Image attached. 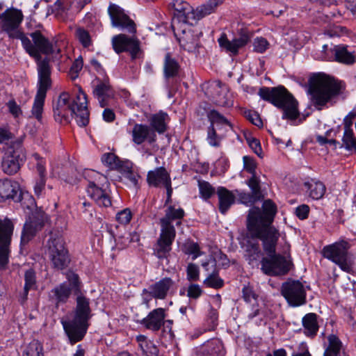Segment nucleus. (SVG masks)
<instances>
[{
	"instance_id": "obj_1",
	"label": "nucleus",
	"mask_w": 356,
	"mask_h": 356,
	"mask_svg": "<svg viewBox=\"0 0 356 356\" xmlns=\"http://www.w3.org/2000/svg\"><path fill=\"white\" fill-rule=\"evenodd\" d=\"M79 94L72 101L67 92L60 95L53 107L54 117L56 122L69 123L74 118L77 124L86 127L89 122V111L86 94L79 88Z\"/></svg>"
},
{
	"instance_id": "obj_2",
	"label": "nucleus",
	"mask_w": 356,
	"mask_h": 356,
	"mask_svg": "<svg viewBox=\"0 0 356 356\" xmlns=\"http://www.w3.org/2000/svg\"><path fill=\"white\" fill-rule=\"evenodd\" d=\"M184 214V211L181 208L176 209L174 206H169L166 209L165 216L160 219L161 233L154 247V254L157 258H167L176 236L173 222L177 226L181 225Z\"/></svg>"
},
{
	"instance_id": "obj_3",
	"label": "nucleus",
	"mask_w": 356,
	"mask_h": 356,
	"mask_svg": "<svg viewBox=\"0 0 356 356\" xmlns=\"http://www.w3.org/2000/svg\"><path fill=\"white\" fill-rule=\"evenodd\" d=\"M343 85L333 77L323 73L314 74L310 79L309 91L314 106L322 108L341 93Z\"/></svg>"
},
{
	"instance_id": "obj_4",
	"label": "nucleus",
	"mask_w": 356,
	"mask_h": 356,
	"mask_svg": "<svg viewBox=\"0 0 356 356\" xmlns=\"http://www.w3.org/2000/svg\"><path fill=\"white\" fill-rule=\"evenodd\" d=\"M280 235H271L259 238L263 242L264 250L267 256L261 261V270L267 275L278 276L288 273L293 264L289 257L276 253V244Z\"/></svg>"
},
{
	"instance_id": "obj_5",
	"label": "nucleus",
	"mask_w": 356,
	"mask_h": 356,
	"mask_svg": "<svg viewBox=\"0 0 356 356\" xmlns=\"http://www.w3.org/2000/svg\"><path fill=\"white\" fill-rule=\"evenodd\" d=\"M258 95L264 101L271 103L282 111V119L293 122L299 117L298 103L282 86L273 88L262 87Z\"/></svg>"
},
{
	"instance_id": "obj_6",
	"label": "nucleus",
	"mask_w": 356,
	"mask_h": 356,
	"mask_svg": "<svg viewBox=\"0 0 356 356\" xmlns=\"http://www.w3.org/2000/svg\"><path fill=\"white\" fill-rule=\"evenodd\" d=\"M263 211L254 207L248 216V228L256 238H263L273 235H280L278 231L270 226L273 218L276 213V207L270 200H265L263 203Z\"/></svg>"
},
{
	"instance_id": "obj_7",
	"label": "nucleus",
	"mask_w": 356,
	"mask_h": 356,
	"mask_svg": "<svg viewBox=\"0 0 356 356\" xmlns=\"http://www.w3.org/2000/svg\"><path fill=\"white\" fill-rule=\"evenodd\" d=\"M30 36L32 38V41L25 35L20 39L24 49L26 53L35 59L38 62V67L39 63L46 60L49 65V60L48 58L41 60V54L50 55L56 51L59 53L60 49L56 47V41H50L39 31L31 33Z\"/></svg>"
},
{
	"instance_id": "obj_8",
	"label": "nucleus",
	"mask_w": 356,
	"mask_h": 356,
	"mask_svg": "<svg viewBox=\"0 0 356 356\" xmlns=\"http://www.w3.org/2000/svg\"><path fill=\"white\" fill-rule=\"evenodd\" d=\"M46 247L47 254L54 269L63 270L68 266L70 263L69 252L59 231L52 230L49 232Z\"/></svg>"
},
{
	"instance_id": "obj_9",
	"label": "nucleus",
	"mask_w": 356,
	"mask_h": 356,
	"mask_svg": "<svg viewBox=\"0 0 356 356\" xmlns=\"http://www.w3.org/2000/svg\"><path fill=\"white\" fill-rule=\"evenodd\" d=\"M350 248L348 241H340L325 246L322 253L325 258L338 265L342 270L350 273L353 272V260L348 252Z\"/></svg>"
},
{
	"instance_id": "obj_10",
	"label": "nucleus",
	"mask_w": 356,
	"mask_h": 356,
	"mask_svg": "<svg viewBox=\"0 0 356 356\" xmlns=\"http://www.w3.org/2000/svg\"><path fill=\"white\" fill-rule=\"evenodd\" d=\"M51 71L48 61L44 60L39 63V80L38 83V91L35 97L34 103L32 107V115L38 120L41 121L43 111L44 99L47 91L51 86L50 78Z\"/></svg>"
},
{
	"instance_id": "obj_11",
	"label": "nucleus",
	"mask_w": 356,
	"mask_h": 356,
	"mask_svg": "<svg viewBox=\"0 0 356 356\" xmlns=\"http://www.w3.org/2000/svg\"><path fill=\"white\" fill-rule=\"evenodd\" d=\"M67 282L55 286L50 292V298L56 307L67 302L71 293H77L80 291V282L77 274L72 271L66 273Z\"/></svg>"
},
{
	"instance_id": "obj_12",
	"label": "nucleus",
	"mask_w": 356,
	"mask_h": 356,
	"mask_svg": "<svg viewBox=\"0 0 356 356\" xmlns=\"http://www.w3.org/2000/svg\"><path fill=\"white\" fill-rule=\"evenodd\" d=\"M172 28L180 45L188 51H195L200 44V36L202 33L197 30L192 29L188 24H180L175 22Z\"/></svg>"
},
{
	"instance_id": "obj_13",
	"label": "nucleus",
	"mask_w": 356,
	"mask_h": 356,
	"mask_svg": "<svg viewBox=\"0 0 356 356\" xmlns=\"http://www.w3.org/2000/svg\"><path fill=\"white\" fill-rule=\"evenodd\" d=\"M23 18V14L20 10L8 8L0 15V26L9 37L20 40L24 35L19 30Z\"/></svg>"
},
{
	"instance_id": "obj_14",
	"label": "nucleus",
	"mask_w": 356,
	"mask_h": 356,
	"mask_svg": "<svg viewBox=\"0 0 356 356\" xmlns=\"http://www.w3.org/2000/svg\"><path fill=\"white\" fill-rule=\"evenodd\" d=\"M88 175L94 178V180H89L87 193L100 207H108L111 206V197L108 193L99 187L103 181H106V177L94 170L88 172Z\"/></svg>"
},
{
	"instance_id": "obj_15",
	"label": "nucleus",
	"mask_w": 356,
	"mask_h": 356,
	"mask_svg": "<svg viewBox=\"0 0 356 356\" xmlns=\"http://www.w3.org/2000/svg\"><path fill=\"white\" fill-rule=\"evenodd\" d=\"M281 294L292 307H298L306 302V291L300 281L289 280L284 282L281 286Z\"/></svg>"
},
{
	"instance_id": "obj_16",
	"label": "nucleus",
	"mask_w": 356,
	"mask_h": 356,
	"mask_svg": "<svg viewBox=\"0 0 356 356\" xmlns=\"http://www.w3.org/2000/svg\"><path fill=\"white\" fill-rule=\"evenodd\" d=\"M22 152V140H17L8 147L1 162L2 170L8 175L15 174L20 168L19 159Z\"/></svg>"
},
{
	"instance_id": "obj_17",
	"label": "nucleus",
	"mask_w": 356,
	"mask_h": 356,
	"mask_svg": "<svg viewBox=\"0 0 356 356\" xmlns=\"http://www.w3.org/2000/svg\"><path fill=\"white\" fill-rule=\"evenodd\" d=\"M108 11L113 26L119 27L131 33L136 32V24L134 22L124 13V10L120 6L115 4H111Z\"/></svg>"
},
{
	"instance_id": "obj_18",
	"label": "nucleus",
	"mask_w": 356,
	"mask_h": 356,
	"mask_svg": "<svg viewBox=\"0 0 356 356\" xmlns=\"http://www.w3.org/2000/svg\"><path fill=\"white\" fill-rule=\"evenodd\" d=\"M46 216L44 213L33 214L27 220L23 227L21 236V243L24 245L28 243L44 225Z\"/></svg>"
},
{
	"instance_id": "obj_19",
	"label": "nucleus",
	"mask_w": 356,
	"mask_h": 356,
	"mask_svg": "<svg viewBox=\"0 0 356 356\" xmlns=\"http://www.w3.org/2000/svg\"><path fill=\"white\" fill-rule=\"evenodd\" d=\"M62 325L72 344L83 339L89 326L88 323L77 320L75 318L71 321H62Z\"/></svg>"
},
{
	"instance_id": "obj_20",
	"label": "nucleus",
	"mask_w": 356,
	"mask_h": 356,
	"mask_svg": "<svg viewBox=\"0 0 356 356\" xmlns=\"http://www.w3.org/2000/svg\"><path fill=\"white\" fill-rule=\"evenodd\" d=\"M113 47L115 52L129 51L132 59L138 57L140 52L139 42L134 38H129L124 34H119L112 38Z\"/></svg>"
},
{
	"instance_id": "obj_21",
	"label": "nucleus",
	"mask_w": 356,
	"mask_h": 356,
	"mask_svg": "<svg viewBox=\"0 0 356 356\" xmlns=\"http://www.w3.org/2000/svg\"><path fill=\"white\" fill-rule=\"evenodd\" d=\"M170 6L175 11L172 25L175 22H179L180 24H189L191 19H194V10L188 2L184 0H174Z\"/></svg>"
},
{
	"instance_id": "obj_22",
	"label": "nucleus",
	"mask_w": 356,
	"mask_h": 356,
	"mask_svg": "<svg viewBox=\"0 0 356 356\" xmlns=\"http://www.w3.org/2000/svg\"><path fill=\"white\" fill-rule=\"evenodd\" d=\"M175 282L170 277H163L151 284L148 289H143L144 294H149L154 298L164 300L174 288Z\"/></svg>"
},
{
	"instance_id": "obj_23",
	"label": "nucleus",
	"mask_w": 356,
	"mask_h": 356,
	"mask_svg": "<svg viewBox=\"0 0 356 356\" xmlns=\"http://www.w3.org/2000/svg\"><path fill=\"white\" fill-rule=\"evenodd\" d=\"M210 92L213 102L220 106H232L233 100L227 86L220 81L210 86Z\"/></svg>"
},
{
	"instance_id": "obj_24",
	"label": "nucleus",
	"mask_w": 356,
	"mask_h": 356,
	"mask_svg": "<svg viewBox=\"0 0 356 356\" xmlns=\"http://www.w3.org/2000/svg\"><path fill=\"white\" fill-rule=\"evenodd\" d=\"M250 40V36L246 32H242L239 38L232 40H229L225 33L218 39V43L220 47L225 49L227 51L233 55H236L238 49L248 44Z\"/></svg>"
},
{
	"instance_id": "obj_25",
	"label": "nucleus",
	"mask_w": 356,
	"mask_h": 356,
	"mask_svg": "<svg viewBox=\"0 0 356 356\" xmlns=\"http://www.w3.org/2000/svg\"><path fill=\"white\" fill-rule=\"evenodd\" d=\"M97 83L93 86L92 95L97 99L101 107H105L108 101L113 97V90L108 79L101 81L97 79Z\"/></svg>"
},
{
	"instance_id": "obj_26",
	"label": "nucleus",
	"mask_w": 356,
	"mask_h": 356,
	"mask_svg": "<svg viewBox=\"0 0 356 356\" xmlns=\"http://www.w3.org/2000/svg\"><path fill=\"white\" fill-rule=\"evenodd\" d=\"M165 318V309L163 308H157L150 312L149 314L141 321L140 323L147 329L156 332L164 325Z\"/></svg>"
},
{
	"instance_id": "obj_27",
	"label": "nucleus",
	"mask_w": 356,
	"mask_h": 356,
	"mask_svg": "<svg viewBox=\"0 0 356 356\" xmlns=\"http://www.w3.org/2000/svg\"><path fill=\"white\" fill-rule=\"evenodd\" d=\"M132 140L136 145H140L147 140L152 144L156 140V136L147 125L136 124L132 130Z\"/></svg>"
},
{
	"instance_id": "obj_28",
	"label": "nucleus",
	"mask_w": 356,
	"mask_h": 356,
	"mask_svg": "<svg viewBox=\"0 0 356 356\" xmlns=\"http://www.w3.org/2000/svg\"><path fill=\"white\" fill-rule=\"evenodd\" d=\"M225 350L222 342L218 339L207 341L197 348V356H224Z\"/></svg>"
},
{
	"instance_id": "obj_29",
	"label": "nucleus",
	"mask_w": 356,
	"mask_h": 356,
	"mask_svg": "<svg viewBox=\"0 0 356 356\" xmlns=\"http://www.w3.org/2000/svg\"><path fill=\"white\" fill-rule=\"evenodd\" d=\"M170 179V175L165 168H156L148 172L147 181L151 186L159 187L165 185Z\"/></svg>"
},
{
	"instance_id": "obj_30",
	"label": "nucleus",
	"mask_w": 356,
	"mask_h": 356,
	"mask_svg": "<svg viewBox=\"0 0 356 356\" xmlns=\"http://www.w3.org/2000/svg\"><path fill=\"white\" fill-rule=\"evenodd\" d=\"M90 313L89 299L83 296H78L74 318L88 323L91 316Z\"/></svg>"
},
{
	"instance_id": "obj_31",
	"label": "nucleus",
	"mask_w": 356,
	"mask_h": 356,
	"mask_svg": "<svg viewBox=\"0 0 356 356\" xmlns=\"http://www.w3.org/2000/svg\"><path fill=\"white\" fill-rule=\"evenodd\" d=\"M208 118L211 122L210 125H216L219 130L223 133H227L233 129L232 124L221 113L216 110H211L208 113Z\"/></svg>"
},
{
	"instance_id": "obj_32",
	"label": "nucleus",
	"mask_w": 356,
	"mask_h": 356,
	"mask_svg": "<svg viewBox=\"0 0 356 356\" xmlns=\"http://www.w3.org/2000/svg\"><path fill=\"white\" fill-rule=\"evenodd\" d=\"M217 195L219 200V211L225 214L230 207L234 203V195L224 187H219L217 191Z\"/></svg>"
},
{
	"instance_id": "obj_33",
	"label": "nucleus",
	"mask_w": 356,
	"mask_h": 356,
	"mask_svg": "<svg viewBox=\"0 0 356 356\" xmlns=\"http://www.w3.org/2000/svg\"><path fill=\"white\" fill-rule=\"evenodd\" d=\"M304 186L307 188L309 197L314 200L322 198L326 191L325 186L323 182L314 179L305 182Z\"/></svg>"
},
{
	"instance_id": "obj_34",
	"label": "nucleus",
	"mask_w": 356,
	"mask_h": 356,
	"mask_svg": "<svg viewBox=\"0 0 356 356\" xmlns=\"http://www.w3.org/2000/svg\"><path fill=\"white\" fill-rule=\"evenodd\" d=\"M169 121L168 115L163 111H160L152 115L149 120L152 131L159 134H163L168 128L167 124Z\"/></svg>"
},
{
	"instance_id": "obj_35",
	"label": "nucleus",
	"mask_w": 356,
	"mask_h": 356,
	"mask_svg": "<svg viewBox=\"0 0 356 356\" xmlns=\"http://www.w3.org/2000/svg\"><path fill=\"white\" fill-rule=\"evenodd\" d=\"M18 193L16 184L8 179H0V202L7 199H15Z\"/></svg>"
},
{
	"instance_id": "obj_36",
	"label": "nucleus",
	"mask_w": 356,
	"mask_h": 356,
	"mask_svg": "<svg viewBox=\"0 0 356 356\" xmlns=\"http://www.w3.org/2000/svg\"><path fill=\"white\" fill-rule=\"evenodd\" d=\"M304 333L309 337H314L318 330L317 315L314 313H309L302 318Z\"/></svg>"
},
{
	"instance_id": "obj_37",
	"label": "nucleus",
	"mask_w": 356,
	"mask_h": 356,
	"mask_svg": "<svg viewBox=\"0 0 356 356\" xmlns=\"http://www.w3.org/2000/svg\"><path fill=\"white\" fill-rule=\"evenodd\" d=\"M327 344L325 348L323 356H341L343 343L334 334H330L327 337Z\"/></svg>"
},
{
	"instance_id": "obj_38",
	"label": "nucleus",
	"mask_w": 356,
	"mask_h": 356,
	"mask_svg": "<svg viewBox=\"0 0 356 356\" xmlns=\"http://www.w3.org/2000/svg\"><path fill=\"white\" fill-rule=\"evenodd\" d=\"M13 233L3 234L0 241V269H5L8 264L11 236Z\"/></svg>"
},
{
	"instance_id": "obj_39",
	"label": "nucleus",
	"mask_w": 356,
	"mask_h": 356,
	"mask_svg": "<svg viewBox=\"0 0 356 356\" xmlns=\"http://www.w3.org/2000/svg\"><path fill=\"white\" fill-rule=\"evenodd\" d=\"M180 66L177 60L170 53H167L163 62V74L165 79L178 76Z\"/></svg>"
},
{
	"instance_id": "obj_40",
	"label": "nucleus",
	"mask_w": 356,
	"mask_h": 356,
	"mask_svg": "<svg viewBox=\"0 0 356 356\" xmlns=\"http://www.w3.org/2000/svg\"><path fill=\"white\" fill-rule=\"evenodd\" d=\"M136 340L143 355L146 356L159 355L158 348L152 341L148 340L146 336L140 334L136 337Z\"/></svg>"
},
{
	"instance_id": "obj_41",
	"label": "nucleus",
	"mask_w": 356,
	"mask_h": 356,
	"mask_svg": "<svg viewBox=\"0 0 356 356\" xmlns=\"http://www.w3.org/2000/svg\"><path fill=\"white\" fill-rule=\"evenodd\" d=\"M334 60L345 64H353L355 62L354 56L347 50L346 46L338 45L331 49Z\"/></svg>"
},
{
	"instance_id": "obj_42",
	"label": "nucleus",
	"mask_w": 356,
	"mask_h": 356,
	"mask_svg": "<svg viewBox=\"0 0 356 356\" xmlns=\"http://www.w3.org/2000/svg\"><path fill=\"white\" fill-rule=\"evenodd\" d=\"M216 8L213 5L212 2L209 0L205 3L199 6L194 10V19L199 20L216 10Z\"/></svg>"
},
{
	"instance_id": "obj_43",
	"label": "nucleus",
	"mask_w": 356,
	"mask_h": 356,
	"mask_svg": "<svg viewBox=\"0 0 356 356\" xmlns=\"http://www.w3.org/2000/svg\"><path fill=\"white\" fill-rule=\"evenodd\" d=\"M22 356H44L42 343L36 340L32 341L25 347Z\"/></svg>"
},
{
	"instance_id": "obj_44",
	"label": "nucleus",
	"mask_w": 356,
	"mask_h": 356,
	"mask_svg": "<svg viewBox=\"0 0 356 356\" xmlns=\"http://www.w3.org/2000/svg\"><path fill=\"white\" fill-rule=\"evenodd\" d=\"M102 161L112 170H120L122 168V162L113 153L104 154L102 157Z\"/></svg>"
},
{
	"instance_id": "obj_45",
	"label": "nucleus",
	"mask_w": 356,
	"mask_h": 356,
	"mask_svg": "<svg viewBox=\"0 0 356 356\" xmlns=\"http://www.w3.org/2000/svg\"><path fill=\"white\" fill-rule=\"evenodd\" d=\"M75 37L83 48H89L92 45V40L90 33L83 28L76 29Z\"/></svg>"
},
{
	"instance_id": "obj_46",
	"label": "nucleus",
	"mask_w": 356,
	"mask_h": 356,
	"mask_svg": "<svg viewBox=\"0 0 356 356\" xmlns=\"http://www.w3.org/2000/svg\"><path fill=\"white\" fill-rule=\"evenodd\" d=\"M225 133L218 134L216 130L213 125H210L207 130V140L208 143L214 147H218L220 145L221 140L225 136Z\"/></svg>"
},
{
	"instance_id": "obj_47",
	"label": "nucleus",
	"mask_w": 356,
	"mask_h": 356,
	"mask_svg": "<svg viewBox=\"0 0 356 356\" xmlns=\"http://www.w3.org/2000/svg\"><path fill=\"white\" fill-rule=\"evenodd\" d=\"M342 142L346 149L354 150L356 152V137L353 130L343 131Z\"/></svg>"
},
{
	"instance_id": "obj_48",
	"label": "nucleus",
	"mask_w": 356,
	"mask_h": 356,
	"mask_svg": "<svg viewBox=\"0 0 356 356\" xmlns=\"http://www.w3.org/2000/svg\"><path fill=\"white\" fill-rule=\"evenodd\" d=\"M246 252L250 261L258 259L261 254L259 243L249 241L246 245Z\"/></svg>"
},
{
	"instance_id": "obj_49",
	"label": "nucleus",
	"mask_w": 356,
	"mask_h": 356,
	"mask_svg": "<svg viewBox=\"0 0 356 356\" xmlns=\"http://www.w3.org/2000/svg\"><path fill=\"white\" fill-rule=\"evenodd\" d=\"M246 184L250 188L251 193L254 194L255 197L260 200L263 199V195L260 186V180L256 175H253V176L247 180Z\"/></svg>"
},
{
	"instance_id": "obj_50",
	"label": "nucleus",
	"mask_w": 356,
	"mask_h": 356,
	"mask_svg": "<svg viewBox=\"0 0 356 356\" xmlns=\"http://www.w3.org/2000/svg\"><path fill=\"white\" fill-rule=\"evenodd\" d=\"M204 284L213 289H220L224 284L223 280L218 276V272L214 270L204 281Z\"/></svg>"
},
{
	"instance_id": "obj_51",
	"label": "nucleus",
	"mask_w": 356,
	"mask_h": 356,
	"mask_svg": "<svg viewBox=\"0 0 356 356\" xmlns=\"http://www.w3.org/2000/svg\"><path fill=\"white\" fill-rule=\"evenodd\" d=\"M198 187L201 197L204 200L209 199L215 193V188L208 181L199 180Z\"/></svg>"
},
{
	"instance_id": "obj_52",
	"label": "nucleus",
	"mask_w": 356,
	"mask_h": 356,
	"mask_svg": "<svg viewBox=\"0 0 356 356\" xmlns=\"http://www.w3.org/2000/svg\"><path fill=\"white\" fill-rule=\"evenodd\" d=\"M24 295L26 296L29 290L35 288V273L33 269H29L24 275Z\"/></svg>"
},
{
	"instance_id": "obj_53",
	"label": "nucleus",
	"mask_w": 356,
	"mask_h": 356,
	"mask_svg": "<svg viewBox=\"0 0 356 356\" xmlns=\"http://www.w3.org/2000/svg\"><path fill=\"white\" fill-rule=\"evenodd\" d=\"M35 161L36 171L40 177H46V162L38 153H34L32 155Z\"/></svg>"
},
{
	"instance_id": "obj_54",
	"label": "nucleus",
	"mask_w": 356,
	"mask_h": 356,
	"mask_svg": "<svg viewBox=\"0 0 356 356\" xmlns=\"http://www.w3.org/2000/svg\"><path fill=\"white\" fill-rule=\"evenodd\" d=\"M183 250L186 254L193 255V259H196L201 254L199 245L193 242H187L184 245Z\"/></svg>"
},
{
	"instance_id": "obj_55",
	"label": "nucleus",
	"mask_w": 356,
	"mask_h": 356,
	"mask_svg": "<svg viewBox=\"0 0 356 356\" xmlns=\"http://www.w3.org/2000/svg\"><path fill=\"white\" fill-rule=\"evenodd\" d=\"M236 193L240 202L246 205L253 204L256 202L261 200L252 193L238 192V191H236Z\"/></svg>"
},
{
	"instance_id": "obj_56",
	"label": "nucleus",
	"mask_w": 356,
	"mask_h": 356,
	"mask_svg": "<svg viewBox=\"0 0 356 356\" xmlns=\"http://www.w3.org/2000/svg\"><path fill=\"white\" fill-rule=\"evenodd\" d=\"M254 50L258 53H264L268 47V42L264 38H257L253 42Z\"/></svg>"
},
{
	"instance_id": "obj_57",
	"label": "nucleus",
	"mask_w": 356,
	"mask_h": 356,
	"mask_svg": "<svg viewBox=\"0 0 356 356\" xmlns=\"http://www.w3.org/2000/svg\"><path fill=\"white\" fill-rule=\"evenodd\" d=\"M13 224L12 221L8 218L0 220V241L3 237V234L6 233H13Z\"/></svg>"
},
{
	"instance_id": "obj_58",
	"label": "nucleus",
	"mask_w": 356,
	"mask_h": 356,
	"mask_svg": "<svg viewBox=\"0 0 356 356\" xmlns=\"http://www.w3.org/2000/svg\"><path fill=\"white\" fill-rule=\"evenodd\" d=\"M9 113L15 118H17L22 115L21 107L14 99L8 101L6 104Z\"/></svg>"
},
{
	"instance_id": "obj_59",
	"label": "nucleus",
	"mask_w": 356,
	"mask_h": 356,
	"mask_svg": "<svg viewBox=\"0 0 356 356\" xmlns=\"http://www.w3.org/2000/svg\"><path fill=\"white\" fill-rule=\"evenodd\" d=\"M202 294V290L197 284H191L187 289V296L191 299H197Z\"/></svg>"
},
{
	"instance_id": "obj_60",
	"label": "nucleus",
	"mask_w": 356,
	"mask_h": 356,
	"mask_svg": "<svg viewBox=\"0 0 356 356\" xmlns=\"http://www.w3.org/2000/svg\"><path fill=\"white\" fill-rule=\"evenodd\" d=\"M131 211L129 209H125L117 213L116 220L122 225H127L131 221Z\"/></svg>"
},
{
	"instance_id": "obj_61",
	"label": "nucleus",
	"mask_w": 356,
	"mask_h": 356,
	"mask_svg": "<svg viewBox=\"0 0 356 356\" xmlns=\"http://www.w3.org/2000/svg\"><path fill=\"white\" fill-rule=\"evenodd\" d=\"M242 292L243 297L246 302L250 303H251L252 301L256 302L257 295L254 292L251 286H250L249 285L244 286Z\"/></svg>"
},
{
	"instance_id": "obj_62",
	"label": "nucleus",
	"mask_w": 356,
	"mask_h": 356,
	"mask_svg": "<svg viewBox=\"0 0 356 356\" xmlns=\"http://www.w3.org/2000/svg\"><path fill=\"white\" fill-rule=\"evenodd\" d=\"M243 160L244 170L250 173L252 176H253V175H256L255 170L257 165L254 159L249 156H243Z\"/></svg>"
},
{
	"instance_id": "obj_63",
	"label": "nucleus",
	"mask_w": 356,
	"mask_h": 356,
	"mask_svg": "<svg viewBox=\"0 0 356 356\" xmlns=\"http://www.w3.org/2000/svg\"><path fill=\"white\" fill-rule=\"evenodd\" d=\"M187 278L190 281H196L199 279V269L195 264H188L187 267Z\"/></svg>"
},
{
	"instance_id": "obj_64",
	"label": "nucleus",
	"mask_w": 356,
	"mask_h": 356,
	"mask_svg": "<svg viewBox=\"0 0 356 356\" xmlns=\"http://www.w3.org/2000/svg\"><path fill=\"white\" fill-rule=\"evenodd\" d=\"M356 118V113L354 111H350L348 114L345 116L343 120V129L344 130H353L352 126L353 124V120Z\"/></svg>"
}]
</instances>
